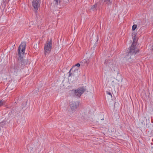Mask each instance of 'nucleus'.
<instances>
[{
    "mask_svg": "<svg viewBox=\"0 0 153 153\" xmlns=\"http://www.w3.org/2000/svg\"><path fill=\"white\" fill-rule=\"evenodd\" d=\"M85 91V89L83 87L76 90H73L71 91V95L74 97H79Z\"/></svg>",
    "mask_w": 153,
    "mask_h": 153,
    "instance_id": "1",
    "label": "nucleus"
},
{
    "mask_svg": "<svg viewBox=\"0 0 153 153\" xmlns=\"http://www.w3.org/2000/svg\"><path fill=\"white\" fill-rule=\"evenodd\" d=\"M40 146L37 143L31 144L29 146L28 149L30 153H39L41 150Z\"/></svg>",
    "mask_w": 153,
    "mask_h": 153,
    "instance_id": "2",
    "label": "nucleus"
},
{
    "mask_svg": "<svg viewBox=\"0 0 153 153\" xmlns=\"http://www.w3.org/2000/svg\"><path fill=\"white\" fill-rule=\"evenodd\" d=\"M136 48V46L134 45V44H132L130 47L129 52L128 53L125 57L126 59L128 60L129 59H131V56L133 54H135L137 52H138V51L135 50Z\"/></svg>",
    "mask_w": 153,
    "mask_h": 153,
    "instance_id": "3",
    "label": "nucleus"
},
{
    "mask_svg": "<svg viewBox=\"0 0 153 153\" xmlns=\"http://www.w3.org/2000/svg\"><path fill=\"white\" fill-rule=\"evenodd\" d=\"M52 48V40L47 41L45 44L44 48V52L45 55L49 54Z\"/></svg>",
    "mask_w": 153,
    "mask_h": 153,
    "instance_id": "4",
    "label": "nucleus"
},
{
    "mask_svg": "<svg viewBox=\"0 0 153 153\" xmlns=\"http://www.w3.org/2000/svg\"><path fill=\"white\" fill-rule=\"evenodd\" d=\"M25 46V43L22 42L20 45L19 48L18 53L20 58H22L24 54Z\"/></svg>",
    "mask_w": 153,
    "mask_h": 153,
    "instance_id": "5",
    "label": "nucleus"
},
{
    "mask_svg": "<svg viewBox=\"0 0 153 153\" xmlns=\"http://www.w3.org/2000/svg\"><path fill=\"white\" fill-rule=\"evenodd\" d=\"M105 64L106 66L110 67L112 70V69L114 70L116 68L115 65L113 63L112 61L111 60H106L105 61Z\"/></svg>",
    "mask_w": 153,
    "mask_h": 153,
    "instance_id": "6",
    "label": "nucleus"
},
{
    "mask_svg": "<svg viewBox=\"0 0 153 153\" xmlns=\"http://www.w3.org/2000/svg\"><path fill=\"white\" fill-rule=\"evenodd\" d=\"M78 69L79 68L75 67L74 66H73L69 72V76H74L77 74Z\"/></svg>",
    "mask_w": 153,
    "mask_h": 153,
    "instance_id": "7",
    "label": "nucleus"
},
{
    "mask_svg": "<svg viewBox=\"0 0 153 153\" xmlns=\"http://www.w3.org/2000/svg\"><path fill=\"white\" fill-rule=\"evenodd\" d=\"M40 0H33L32 2V6L36 12L40 6Z\"/></svg>",
    "mask_w": 153,
    "mask_h": 153,
    "instance_id": "8",
    "label": "nucleus"
},
{
    "mask_svg": "<svg viewBox=\"0 0 153 153\" xmlns=\"http://www.w3.org/2000/svg\"><path fill=\"white\" fill-rule=\"evenodd\" d=\"M79 105V102L78 101L71 102L70 104V108L72 110L76 109L78 107Z\"/></svg>",
    "mask_w": 153,
    "mask_h": 153,
    "instance_id": "9",
    "label": "nucleus"
},
{
    "mask_svg": "<svg viewBox=\"0 0 153 153\" xmlns=\"http://www.w3.org/2000/svg\"><path fill=\"white\" fill-rule=\"evenodd\" d=\"M28 61L27 59H23L21 60V68H23L24 67L27 65L28 63Z\"/></svg>",
    "mask_w": 153,
    "mask_h": 153,
    "instance_id": "10",
    "label": "nucleus"
},
{
    "mask_svg": "<svg viewBox=\"0 0 153 153\" xmlns=\"http://www.w3.org/2000/svg\"><path fill=\"white\" fill-rule=\"evenodd\" d=\"M104 2L105 4H111V2L110 1V0H104Z\"/></svg>",
    "mask_w": 153,
    "mask_h": 153,
    "instance_id": "11",
    "label": "nucleus"
},
{
    "mask_svg": "<svg viewBox=\"0 0 153 153\" xmlns=\"http://www.w3.org/2000/svg\"><path fill=\"white\" fill-rule=\"evenodd\" d=\"M55 1V4H58L61 2V0H54Z\"/></svg>",
    "mask_w": 153,
    "mask_h": 153,
    "instance_id": "12",
    "label": "nucleus"
},
{
    "mask_svg": "<svg viewBox=\"0 0 153 153\" xmlns=\"http://www.w3.org/2000/svg\"><path fill=\"white\" fill-rule=\"evenodd\" d=\"M137 27V25H133L132 27V30H134Z\"/></svg>",
    "mask_w": 153,
    "mask_h": 153,
    "instance_id": "13",
    "label": "nucleus"
},
{
    "mask_svg": "<svg viewBox=\"0 0 153 153\" xmlns=\"http://www.w3.org/2000/svg\"><path fill=\"white\" fill-rule=\"evenodd\" d=\"M97 4H95L93 5L91 7V9H95L97 7Z\"/></svg>",
    "mask_w": 153,
    "mask_h": 153,
    "instance_id": "14",
    "label": "nucleus"
},
{
    "mask_svg": "<svg viewBox=\"0 0 153 153\" xmlns=\"http://www.w3.org/2000/svg\"><path fill=\"white\" fill-rule=\"evenodd\" d=\"M80 66V64L79 63H78L74 65L73 66H74L75 67H79Z\"/></svg>",
    "mask_w": 153,
    "mask_h": 153,
    "instance_id": "15",
    "label": "nucleus"
},
{
    "mask_svg": "<svg viewBox=\"0 0 153 153\" xmlns=\"http://www.w3.org/2000/svg\"><path fill=\"white\" fill-rule=\"evenodd\" d=\"M114 81H112V83H111V85L112 86V87H114V86H115V84L114 83Z\"/></svg>",
    "mask_w": 153,
    "mask_h": 153,
    "instance_id": "16",
    "label": "nucleus"
},
{
    "mask_svg": "<svg viewBox=\"0 0 153 153\" xmlns=\"http://www.w3.org/2000/svg\"><path fill=\"white\" fill-rule=\"evenodd\" d=\"M3 105V102L2 101H0V107L2 106Z\"/></svg>",
    "mask_w": 153,
    "mask_h": 153,
    "instance_id": "17",
    "label": "nucleus"
},
{
    "mask_svg": "<svg viewBox=\"0 0 153 153\" xmlns=\"http://www.w3.org/2000/svg\"><path fill=\"white\" fill-rule=\"evenodd\" d=\"M107 94H108L110 95L111 96V97H112V95H111V93L110 92H107Z\"/></svg>",
    "mask_w": 153,
    "mask_h": 153,
    "instance_id": "18",
    "label": "nucleus"
},
{
    "mask_svg": "<svg viewBox=\"0 0 153 153\" xmlns=\"http://www.w3.org/2000/svg\"><path fill=\"white\" fill-rule=\"evenodd\" d=\"M85 62H86V63H88V62L87 61V60H86V59H85Z\"/></svg>",
    "mask_w": 153,
    "mask_h": 153,
    "instance_id": "19",
    "label": "nucleus"
},
{
    "mask_svg": "<svg viewBox=\"0 0 153 153\" xmlns=\"http://www.w3.org/2000/svg\"><path fill=\"white\" fill-rule=\"evenodd\" d=\"M1 123H0V126H1Z\"/></svg>",
    "mask_w": 153,
    "mask_h": 153,
    "instance_id": "20",
    "label": "nucleus"
},
{
    "mask_svg": "<svg viewBox=\"0 0 153 153\" xmlns=\"http://www.w3.org/2000/svg\"><path fill=\"white\" fill-rule=\"evenodd\" d=\"M33 150H35V149H33Z\"/></svg>",
    "mask_w": 153,
    "mask_h": 153,
    "instance_id": "21",
    "label": "nucleus"
}]
</instances>
